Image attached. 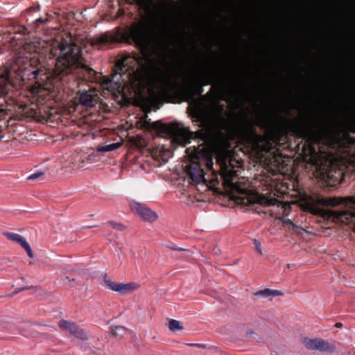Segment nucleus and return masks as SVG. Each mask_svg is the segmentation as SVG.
Returning <instances> with one entry per match:
<instances>
[{"mask_svg":"<svg viewBox=\"0 0 355 355\" xmlns=\"http://www.w3.org/2000/svg\"><path fill=\"white\" fill-rule=\"evenodd\" d=\"M255 295L258 297H271L270 289H263L258 291L255 293Z\"/></svg>","mask_w":355,"mask_h":355,"instance_id":"obj_25","label":"nucleus"},{"mask_svg":"<svg viewBox=\"0 0 355 355\" xmlns=\"http://www.w3.org/2000/svg\"><path fill=\"white\" fill-rule=\"evenodd\" d=\"M305 347L311 350H316L321 352H333L336 349L334 344L329 343L322 339H309L304 341Z\"/></svg>","mask_w":355,"mask_h":355,"instance_id":"obj_10","label":"nucleus"},{"mask_svg":"<svg viewBox=\"0 0 355 355\" xmlns=\"http://www.w3.org/2000/svg\"><path fill=\"white\" fill-rule=\"evenodd\" d=\"M245 137L248 142L251 144L252 147L254 148H258L259 144L263 141V139L261 135H259L252 130L248 131L245 134Z\"/></svg>","mask_w":355,"mask_h":355,"instance_id":"obj_16","label":"nucleus"},{"mask_svg":"<svg viewBox=\"0 0 355 355\" xmlns=\"http://www.w3.org/2000/svg\"><path fill=\"white\" fill-rule=\"evenodd\" d=\"M40 69H35L24 53L19 51L10 59L5 71L0 75V96H6L15 85L25 84L26 80L37 79Z\"/></svg>","mask_w":355,"mask_h":355,"instance_id":"obj_4","label":"nucleus"},{"mask_svg":"<svg viewBox=\"0 0 355 355\" xmlns=\"http://www.w3.org/2000/svg\"><path fill=\"white\" fill-rule=\"evenodd\" d=\"M105 283L109 289L121 294L131 293L137 289L139 286L138 284L134 282L119 283L107 279H105Z\"/></svg>","mask_w":355,"mask_h":355,"instance_id":"obj_12","label":"nucleus"},{"mask_svg":"<svg viewBox=\"0 0 355 355\" xmlns=\"http://www.w3.org/2000/svg\"><path fill=\"white\" fill-rule=\"evenodd\" d=\"M315 204L327 207H335L340 204H344L347 210L338 212L337 216L340 218H343V217H346V218H355V197L320 198L315 200Z\"/></svg>","mask_w":355,"mask_h":355,"instance_id":"obj_6","label":"nucleus"},{"mask_svg":"<svg viewBox=\"0 0 355 355\" xmlns=\"http://www.w3.org/2000/svg\"><path fill=\"white\" fill-rule=\"evenodd\" d=\"M236 92V88L227 85L225 88H219L218 91V96L229 101L231 96Z\"/></svg>","mask_w":355,"mask_h":355,"instance_id":"obj_19","label":"nucleus"},{"mask_svg":"<svg viewBox=\"0 0 355 355\" xmlns=\"http://www.w3.org/2000/svg\"><path fill=\"white\" fill-rule=\"evenodd\" d=\"M112 228L116 230H123V225L121 223H116L114 222H109L108 223Z\"/></svg>","mask_w":355,"mask_h":355,"instance_id":"obj_29","label":"nucleus"},{"mask_svg":"<svg viewBox=\"0 0 355 355\" xmlns=\"http://www.w3.org/2000/svg\"><path fill=\"white\" fill-rule=\"evenodd\" d=\"M121 144L119 143H113L105 146H98L97 151L98 152H110L117 149Z\"/></svg>","mask_w":355,"mask_h":355,"instance_id":"obj_22","label":"nucleus"},{"mask_svg":"<svg viewBox=\"0 0 355 355\" xmlns=\"http://www.w3.org/2000/svg\"><path fill=\"white\" fill-rule=\"evenodd\" d=\"M130 35L140 50L138 55H128L116 62L112 78L103 77V89L122 94L129 88L139 96L146 89L153 103L168 92L178 89V74L166 65L168 39L162 27L137 24L130 28Z\"/></svg>","mask_w":355,"mask_h":355,"instance_id":"obj_1","label":"nucleus"},{"mask_svg":"<svg viewBox=\"0 0 355 355\" xmlns=\"http://www.w3.org/2000/svg\"><path fill=\"white\" fill-rule=\"evenodd\" d=\"M131 208L136 211L144 220L153 222L155 221L158 216L157 214L152 211L150 209L147 207L143 204L133 201L131 202Z\"/></svg>","mask_w":355,"mask_h":355,"instance_id":"obj_13","label":"nucleus"},{"mask_svg":"<svg viewBox=\"0 0 355 355\" xmlns=\"http://www.w3.org/2000/svg\"><path fill=\"white\" fill-rule=\"evenodd\" d=\"M277 218L281 220L284 223H286L288 225H291L293 227V229L297 233L299 234H302L303 232H305V230L303 229L302 227H300L299 226H297V225H295V223H293L291 220L288 219V218H286L285 217H281V216H279V217H277Z\"/></svg>","mask_w":355,"mask_h":355,"instance_id":"obj_21","label":"nucleus"},{"mask_svg":"<svg viewBox=\"0 0 355 355\" xmlns=\"http://www.w3.org/2000/svg\"><path fill=\"white\" fill-rule=\"evenodd\" d=\"M28 287H26V286H25V287H21V288H18L17 290H16V291H15V293H18V292H19V291H21L26 290V289H28Z\"/></svg>","mask_w":355,"mask_h":355,"instance_id":"obj_34","label":"nucleus"},{"mask_svg":"<svg viewBox=\"0 0 355 355\" xmlns=\"http://www.w3.org/2000/svg\"><path fill=\"white\" fill-rule=\"evenodd\" d=\"M3 235L10 241H12L20 245L26 251L29 258H34V254L32 251L30 244L28 243L26 238L24 237L22 235L17 233L9 232H4Z\"/></svg>","mask_w":355,"mask_h":355,"instance_id":"obj_11","label":"nucleus"},{"mask_svg":"<svg viewBox=\"0 0 355 355\" xmlns=\"http://www.w3.org/2000/svg\"><path fill=\"white\" fill-rule=\"evenodd\" d=\"M45 84H46V92L47 90H49V92H51V87H50L49 85H51L53 84V83H51V80H46Z\"/></svg>","mask_w":355,"mask_h":355,"instance_id":"obj_32","label":"nucleus"},{"mask_svg":"<svg viewBox=\"0 0 355 355\" xmlns=\"http://www.w3.org/2000/svg\"><path fill=\"white\" fill-rule=\"evenodd\" d=\"M4 112H5V109L2 106L0 107V114L4 113Z\"/></svg>","mask_w":355,"mask_h":355,"instance_id":"obj_35","label":"nucleus"},{"mask_svg":"<svg viewBox=\"0 0 355 355\" xmlns=\"http://www.w3.org/2000/svg\"><path fill=\"white\" fill-rule=\"evenodd\" d=\"M33 101L29 108L30 116L38 121L44 119V86L42 83L36 81L30 89Z\"/></svg>","mask_w":355,"mask_h":355,"instance_id":"obj_5","label":"nucleus"},{"mask_svg":"<svg viewBox=\"0 0 355 355\" xmlns=\"http://www.w3.org/2000/svg\"><path fill=\"white\" fill-rule=\"evenodd\" d=\"M67 331L77 338H83L85 336L83 329L75 325L74 323H73L71 327H70Z\"/></svg>","mask_w":355,"mask_h":355,"instance_id":"obj_20","label":"nucleus"},{"mask_svg":"<svg viewBox=\"0 0 355 355\" xmlns=\"http://www.w3.org/2000/svg\"><path fill=\"white\" fill-rule=\"evenodd\" d=\"M336 327H342V324L341 323H336Z\"/></svg>","mask_w":355,"mask_h":355,"instance_id":"obj_36","label":"nucleus"},{"mask_svg":"<svg viewBox=\"0 0 355 355\" xmlns=\"http://www.w3.org/2000/svg\"><path fill=\"white\" fill-rule=\"evenodd\" d=\"M115 40L113 35L106 33L91 38L89 42L92 46H97L98 49H101L105 45L113 42Z\"/></svg>","mask_w":355,"mask_h":355,"instance_id":"obj_15","label":"nucleus"},{"mask_svg":"<svg viewBox=\"0 0 355 355\" xmlns=\"http://www.w3.org/2000/svg\"><path fill=\"white\" fill-rule=\"evenodd\" d=\"M194 156L187 166V173L193 184L212 185L223 181L224 188L230 193L231 199L243 205L259 204L262 206H277L279 212L287 216L290 212V204L282 202L274 198L272 193L261 194L256 191L248 180L239 176L235 168L240 163L235 161L228 149L222 148L217 152V166L220 173L214 168L211 152L205 148L194 150Z\"/></svg>","mask_w":355,"mask_h":355,"instance_id":"obj_2","label":"nucleus"},{"mask_svg":"<svg viewBox=\"0 0 355 355\" xmlns=\"http://www.w3.org/2000/svg\"><path fill=\"white\" fill-rule=\"evenodd\" d=\"M202 91H203V89H202V87H200L199 88V89H198V92H199V93H201V92H202Z\"/></svg>","mask_w":355,"mask_h":355,"instance_id":"obj_37","label":"nucleus"},{"mask_svg":"<svg viewBox=\"0 0 355 355\" xmlns=\"http://www.w3.org/2000/svg\"><path fill=\"white\" fill-rule=\"evenodd\" d=\"M254 243H255V245H256V248L257 250L260 252L261 253V244L259 242H258L257 241H254Z\"/></svg>","mask_w":355,"mask_h":355,"instance_id":"obj_33","label":"nucleus"},{"mask_svg":"<svg viewBox=\"0 0 355 355\" xmlns=\"http://www.w3.org/2000/svg\"><path fill=\"white\" fill-rule=\"evenodd\" d=\"M270 292H271V297L279 296V295H281L282 294L278 290H270Z\"/></svg>","mask_w":355,"mask_h":355,"instance_id":"obj_31","label":"nucleus"},{"mask_svg":"<svg viewBox=\"0 0 355 355\" xmlns=\"http://www.w3.org/2000/svg\"><path fill=\"white\" fill-rule=\"evenodd\" d=\"M44 23V19L42 17L37 18L34 24H33V28L35 29V31H37L39 29L40 24H42Z\"/></svg>","mask_w":355,"mask_h":355,"instance_id":"obj_28","label":"nucleus"},{"mask_svg":"<svg viewBox=\"0 0 355 355\" xmlns=\"http://www.w3.org/2000/svg\"><path fill=\"white\" fill-rule=\"evenodd\" d=\"M191 80H194L202 85H208L210 83L211 80L210 73L207 71H199L192 76Z\"/></svg>","mask_w":355,"mask_h":355,"instance_id":"obj_18","label":"nucleus"},{"mask_svg":"<svg viewBox=\"0 0 355 355\" xmlns=\"http://www.w3.org/2000/svg\"><path fill=\"white\" fill-rule=\"evenodd\" d=\"M99 97L97 91L94 89L89 91H83L79 96V103L82 105L92 108L98 102Z\"/></svg>","mask_w":355,"mask_h":355,"instance_id":"obj_14","label":"nucleus"},{"mask_svg":"<svg viewBox=\"0 0 355 355\" xmlns=\"http://www.w3.org/2000/svg\"><path fill=\"white\" fill-rule=\"evenodd\" d=\"M2 130V125H0V131Z\"/></svg>","mask_w":355,"mask_h":355,"instance_id":"obj_39","label":"nucleus"},{"mask_svg":"<svg viewBox=\"0 0 355 355\" xmlns=\"http://www.w3.org/2000/svg\"><path fill=\"white\" fill-rule=\"evenodd\" d=\"M72 271V268H65L61 270V272L59 273V275L60 276L63 283L69 286H73L76 284L75 278L70 273Z\"/></svg>","mask_w":355,"mask_h":355,"instance_id":"obj_17","label":"nucleus"},{"mask_svg":"<svg viewBox=\"0 0 355 355\" xmlns=\"http://www.w3.org/2000/svg\"><path fill=\"white\" fill-rule=\"evenodd\" d=\"M48 268H52L53 267H52V266H51V265H49V266H48Z\"/></svg>","mask_w":355,"mask_h":355,"instance_id":"obj_38","label":"nucleus"},{"mask_svg":"<svg viewBox=\"0 0 355 355\" xmlns=\"http://www.w3.org/2000/svg\"><path fill=\"white\" fill-rule=\"evenodd\" d=\"M44 175V173L40 171V172H35V173H32L31 175H30L27 179L29 180H35L36 179H37L38 178L41 177V176H43Z\"/></svg>","mask_w":355,"mask_h":355,"instance_id":"obj_27","label":"nucleus"},{"mask_svg":"<svg viewBox=\"0 0 355 355\" xmlns=\"http://www.w3.org/2000/svg\"><path fill=\"white\" fill-rule=\"evenodd\" d=\"M112 331L113 334L118 337H123L128 334V330L122 326L115 327Z\"/></svg>","mask_w":355,"mask_h":355,"instance_id":"obj_24","label":"nucleus"},{"mask_svg":"<svg viewBox=\"0 0 355 355\" xmlns=\"http://www.w3.org/2000/svg\"><path fill=\"white\" fill-rule=\"evenodd\" d=\"M311 156L309 159L310 162L312 163L315 167V169L320 173L323 177H329V171H330L331 163L330 162L324 159L323 154H318L317 152L311 148Z\"/></svg>","mask_w":355,"mask_h":355,"instance_id":"obj_9","label":"nucleus"},{"mask_svg":"<svg viewBox=\"0 0 355 355\" xmlns=\"http://www.w3.org/2000/svg\"><path fill=\"white\" fill-rule=\"evenodd\" d=\"M168 328L173 331H179L183 329L181 322L176 320H171L169 321Z\"/></svg>","mask_w":355,"mask_h":355,"instance_id":"obj_23","label":"nucleus"},{"mask_svg":"<svg viewBox=\"0 0 355 355\" xmlns=\"http://www.w3.org/2000/svg\"><path fill=\"white\" fill-rule=\"evenodd\" d=\"M312 140L313 144H318L321 140V136L319 133L315 134L312 137Z\"/></svg>","mask_w":355,"mask_h":355,"instance_id":"obj_30","label":"nucleus"},{"mask_svg":"<svg viewBox=\"0 0 355 355\" xmlns=\"http://www.w3.org/2000/svg\"><path fill=\"white\" fill-rule=\"evenodd\" d=\"M55 38L51 43L54 46L51 53L58 56L55 64V77L54 82L62 80L64 76L72 73L73 70L80 67L90 70L83 62L81 56V51L79 46L73 43H68L63 39V35L56 32L54 34Z\"/></svg>","mask_w":355,"mask_h":355,"instance_id":"obj_3","label":"nucleus"},{"mask_svg":"<svg viewBox=\"0 0 355 355\" xmlns=\"http://www.w3.org/2000/svg\"><path fill=\"white\" fill-rule=\"evenodd\" d=\"M72 324L73 322L64 320H61L59 323L60 327L66 331L69 328H70V327H71Z\"/></svg>","mask_w":355,"mask_h":355,"instance_id":"obj_26","label":"nucleus"},{"mask_svg":"<svg viewBox=\"0 0 355 355\" xmlns=\"http://www.w3.org/2000/svg\"><path fill=\"white\" fill-rule=\"evenodd\" d=\"M166 130L170 135L171 144L174 146H185L190 142L193 135V133L187 128L178 123H171L167 127Z\"/></svg>","mask_w":355,"mask_h":355,"instance_id":"obj_7","label":"nucleus"},{"mask_svg":"<svg viewBox=\"0 0 355 355\" xmlns=\"http://www.w3.org/2000/svg\"><path fill=\"white\" fill-rule=\"evenodd\" d=\"M224 106L218 101L211 103L208 111L207 118L211 126L214 128L223 129L226 124L225 116L223 114Z\"/></svg>","mask_w":355,"mask_h":355,"instance_id":"obj_8","label":"nucleus"}]
</instances>
